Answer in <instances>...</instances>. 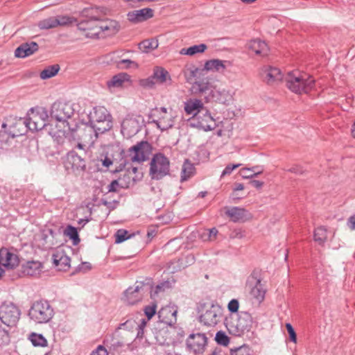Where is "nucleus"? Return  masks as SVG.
<instances>
[{"instance_id": "1", "label": "nucleus", "mask_w": 355, "mask_h": 355, "mask_svg": "<svg viewBox=\"0 0 355 355\" xmlns=\"http://www.w3.org/2000/svg\"><path fill=\"white\" fill-rule=\"evenodd\" d=\"M193 91L204 97L207 102L215 101L227 105L232 101V95L225 89L218 90L208 81H196L192 86Z\"/></svg>"}, {"instance_id": "2", "label": "nucleus", "mask_w": 355, "mask_h": 355, "mask_svg": "<svg viewBox=\"0 0 355 355\" xmlns=\"http://www.w3.org/2000/svg\"><path fill=\"white\" fill-rule=\"evenodd\" d=\"M285 80L287 87L296 94L308 93L315 86L312 76L298 71L288 72Z\"/></svg>"}, {"instance_id": "3", "label": "nucleus", "mask_w": 355, "mask_h": 355, "mask_svg": "<svg viewBox=\"0 0 355 355\" xmlns=\"http://www.w3.org/2000/svg\"><path fill=\"white\" fill-rule=\"evenodd\" d=\"M253 320L251 315L245 311H241L235 316H231L226 320V327L231 334L241 336L248 332L252 327Z\"/></svg>"}, {"instance_id": "4", "label": "nucleus", "mask_w": 355, "mask_h": 355, "mask_svg": "<svg viewBox=\"0 0 355 355\" xmlns=\"http://www.w3.org/2000/svg\"><path fill=\"white\" fill-rule=\"evenodd\" d=\"M28 315L34 322L43 324L50 321L54 315V311L47 300H40L32 304Z\"/></svg>"}, {"instance_id": "5", "label": "nucleus", "mask_w": 355, "mask_h": 355, "mask_svg": "<svg viewBox=\"0 0 355 355\" xmlns=\"http://www.w3.org/2000/svg\"><path fill=\"white\" fill-rule=\"evenodd\" d=\"M170 161L163 153H155L150 163L149 175L153 180H159L169 174Z\"/></svg>"}, {"instance_id": "6", "label": "nucleus", "mask_w": 355, "mask_h": 355, "mask_svg": "<svg viewBox=\"0 0 355 355\" xmlns=\"http://www.w3.org/2000/svg\"><path fill=\"white\" fill-rule=\"evenodd\" d=\"M96 12L97 9L94 8L83 11V15L87 17V19L82 20L77 24L78 29L83 31L87 37L95 38L99 37L98 24L99 17L94 14Z\"/></svg>"}, {"instance_id": "7", "label": "nucleus", "mask_w": 355, "mask_h": 355, "mask_svg": "<svg viewBox=\"0 0 355 355\" xmlns=\"http://www.w3.org/2000/svg\"><path fill=\"white\" fill-rule=\"evenodd\" d=\"M26 124L28 130L38 131L42 130L46 125L49 118L48 111L42 107H33L27 114Z\"/></svg>"}, {"instance_id": "8", "label": "nucleus", "mask_w": 355, "mask_h": 355, "mask_svg": "<svg viewBox=\"0 0 355 355\" xmlns=\"http://www.w3.org/2000/svg\"><path fill=\"white\" fill-rule=\"evenodd\" d=\"M203 313L200 315V322L206 326L214 327L220 322L223 309L217 302L202 306Z\"/></svg>"}, {"instance_id": "9", "label": "nucleus", "mask_w": 355, "mask_h": 355, "mask_svg": "<svg viewBox=\"0 0 355 355\" xmlns=\"http://www.w3.org/2000/svg\"><path fill=\"white\" fill-rule=\"evenodd\" d=\"M20 315L21 311L15 304L4 302L0 305V322L6 327H16Z\"/></svg>"}, {"instance_id": "10", "label": "nucleus", "mask_w": 355, "mask_h": 355, "mask_svg": "<svg viewBox=\"0 0 355 355\" xmlns=\"http://www.w3.org/2000/svg\"><path fill=\"white\" fill-rule=\"evenodd\" d=\"M73 112L74 110L71 104L56 101L51 106V116L57 121L62 123L64 128L67 126L69 130L67 120L71 117Z\"/></svg>"}, {"instance_id": "11", "label": "nucleus", "mask_w": 355, "mask_h": 355, "mask_svg": "<svg viewBox=\"0 0 355 355\" xmlns=\"http://www.w3.org/2000/svg\"><path fill=\"white\" fill-rule=\"evenodd\" d=\"M112 127V119H107L99 122H94L88 123L84 129V135L82 136L83 140L88 139V142H94L98 135L103 134L110 130Z\"/></svg>"}, {"instance_id": "12", "label": "nucleus", "mask_w": 355, "mask_h": 355, "mask_svg": "<svg viewBox=\"0 0 355 355\" xmlns=\"http://www.w3.org/2000/svg\"><path fill=\"white\" fill-rule=\"evenodd\" d=\"M190 124L191 126L204 131L214 130L216 126L215 120L207 108L202 109L193 116Z\"/></svg>"}, {"instance_id": "13", "label": "nucleus", "mask_w": 355, "mask_h": 355, "mask_svg": "<svg viewBox=\"0 0 355 355\" xmlns=\"http://www.w3.org/2000/svg\"><path fill=\"white\" fill-rule=\"evenodd\" d=\"M150 286L144 282H137L135 286L129 287L124 293L125 300L129 304H135L141 301L145 294L148 293Z\"/></svg>"}, {"instance_id": "14", "label": "nucleus", "mask_w": 355, "mask_h": 355, "mask_svg": "<svg viewBox=\"0 0 355 355\" xmlns=\"http://www.w3.org/2000/svg\"><path fill=\"white\" fill-rule=\"evenodd\" d=\"M187 347L195 354L202 353L207 344V338L205 334H191L187 339Z\"/></svg>"}, {"instance_id": "15", "label": "nucleus", "mask_w": 355, "mask_h": 355, "mask_svg": "<svg viewBox=\"0 0 355 355\" xmlns=\"http://www.w3.org/2000/svg\"><path fill=\"white\" fill-rule=\"evenodd\" d=\"M64 166L67 170L73 172L84 171L86 168V161L84 157L72 150L67 153Z\"/></svg>"}, {"instance_id": "16", "label": "nucleus", "mask_w": 355, "mask_h": 355, "mask_svg": "<svg viewBox=\"0 0 355 355\" xmlns=\"http://www.w3.org/2000/svg\"><path fill=\"white\" fill-rule=\"evenodd\" d=\"M149 148L147 141H140L130 147L128 151V157L132 162L141 163L146 159V153Z\"/></svg>"}, {"instance_id": "17", "label": "nucleus", "mask_w": 355, "mask_h": 355, "mask_svg": "<svg viewBox=\"0 0 355 355\" xmlns=\"http://www.w3.org/2000/svg\"><path fill=\"white\" fill-rule=\"evenodd\" d=\"M260 75L263 80L268 84H272L283 78L282 73L279 68L269 65L263 66L261 69Z\"/></svg>"}, {"instance_id": "18", "label": "nucleus", "mask_w": 355, "mask_h": 355, "mask_svg": "<svg viewBox=\"0 0 355 355\" xmlns=\"http://www.w3.org/2000/svg\"><path fill=\"white\" fill-rule=\"evenodd\" d=\"M178 309L173 306H166L158 311V318L162 323L170 327L173 326L177 322Z\"/></svg>"}, {"instance_id": "19", "label": "nucleus", "mask_w": 355, "mask_h": 355, "mask_svg": "<svg viewBox=\"0 0 355 355\" xmlns=\"http://www.w3.org/2000/svg\"><path fill=\"white\" fill-rule=\"evenodd\" d=\"M140 130L139 121L132 116H127L121 123V133L124 137L130 138Z\"/></svg>"}, {"instance_id": "20", "label": "nucleus", "mask_w": 355, "mask_h": 355, "mask_svg": "<svg viewBox=\"0 0 355 355\" xmlns=\"http://www.w3.org/2000/svg\"><path fill=\"white\" fill-rule=\"evenodd\" d=\"M18 256L6 248L0 249V266L13 269L19 265Z\"/></svg>"}, {"instance_id": "21", "label": "nucleus", "mask_w": 355, "mask_h": 355, "mask_svg": "<svg viewBox=\"0 0 355 355\" xmlns=\"http://www.w3.org/2000/svg\"><path fill=\"white\" fill-rule=\"evenodd\" d=\"M153 16V10L149 8H145L140 10H135L129 12L127 14L128 19L134 23L137 24L144 21Z\"/></svg>"}, {"instance_id": "22", "label": "nucleus", "mask_w": 355, "mask_h": 355, "mask_svg": "<svg viewBox=\"0 0 355 355\" xmlns=\"http://www.w3.org/2000/svg\"><path fill=\"white\" fill-rule=\"evenodd\" d=\"M39 45L35 42H24L20 44L15 51L17 58H24L37 52Z\"/></svg>"}, {"instance_id": "23", "label": "nucleus", "mask_w": 355, "mask_h": 355, "mask_svg": "<svg viewBox=\"0 0 355 355\" xmlns=\"http://www.w3.org/2000/svg\"><path fill=\"white\" fill-rule=\"evenodd\" d=\"M225 214L234 223L245 222L250 218V214L243 208L232 207L225 211Z\"/></svg>"}, {"instance_id": "24", "label": "nucleus", "mask_w": 355, "mask_h": 355, "mask_svg": "<svg viewBox=\"0 0 355 355\" xmlns=\"http://www.w3.org/2000/svg\"><path fill=\"white\" fill-rule=\"evenodd\" d=\"M26 119H19L15 120L10 124H8L9 134L12 135V137H16L24 135L28 130L26 124Z\"/></svg>"}, {"instance_id": "25", "label": "nucleus", "mask_w": 355, "mask_h": 355, "mask_svg": "<svg viewBox=\"0 0 355 355\" xmlns=\"http://www.w3.org/2000/svg\"><path fill=\"white\" fill-rule=\"evenodd\" d=\"M70 258L63 252H57L53 254V263L58 270L67 271L70 268Z\"/></svg>"}, {"instance_id": "26", "label": "nucleus", "mask_w": 355, "mask_h": 355, "mask_svg": "<svg viewBox=\"0 0 355 355\" xmlns=\"http://www.w3.org/2000/svg\"><path fill=\"white\" fill-rule=\"evenodd\" d=\"M99 35L101 33L107 32V35H112L116 33L119 30V24L117 21L111 19H102L99 17L98 19Z\"/></svg>"}, {"instance_id": "27", "label": "nucleus", "mask_w": 355, "mask_h": 355, "mask_svg": "<svg viewBox=\"0 0 355 355\" xmlns=\"http://www.w3.org/2000/svg\"><path fill=\"white\" fill-rule=\"evenodd\" d=\"M89 119L88 123H91L112 118L105 107L99 106L93 108V110L89 114Z\"/></svg>"}, {"instance_id": "28", "label": "nucleus", "mask_w": 355, "mask_h": 355, "mask_svg": "<svg viewBox=\"0 0 355 355\" xmlns=\"http://www.w3.org/2000/svg\"><path fill=\"white\" fill-rule=\"evenodd\" d=\"M42 263L38 261H28L21 266V273L24 275L35 276L42 271Z\"/></svg>"}, {"instance_id": "29", "label": "nucleus", "mask_w": 355, "mask_h": 355, "mask_svg": "<svg viewBox=\"0 0 355 355\" xmlns=\"http://www.w3.org/2000/svg\"><path fill=\"white\" fill-rule=\"evenodd\" d=\"M202 109H206L203 106L202 101L196 98H190L184 103V111L188 114H193L198 113Z\"/></svg>"}, {"instance_id": "30", "label": "nucleus", "mask_w": 355, "mask_h": 355, "mask_svg": "<svg viewBox=\"0 0 355 355\" xmlns=\"http://www.w3.org/2000/svg\"><path fill=\"white\" fill-rule=\"evenodd\" d=\"M248 48L257 55L263 56L266 55L269 50L267 44L259 39L251 40L248 44Z\"/></svg>"}, {"instance_id": "31", "label": "nucleus", "mask_w": 355, "mask_h": 355, "mask_svg": "<svg viewBox=\"0 0 355 355\" xmlns=\"http://www.w3.org/2000/svg\"><path fill=\"white\" fill-rule=\"evenodd\" d=\"M250 294L258 303L261 302L264 300L266 290L260 279H255V284L251 288Z\"/></svg>"}, {"instance_id": "32", "label": "nucleus", "mask_w": 355, "mask_h": 355, "mask_svg": "<svg viewBox=\"0 0 355 355\" xmlns=\"http://www.w3.org/2000/svg\"><path fill=\"white\" fill-rule=\"evenodd\" d=\"M153 78L156 80L157 83H167L168 85L171 84V79L168 72L162 67H156L153 71Z\"/></svg>"}, {"instance_id": "33", "label": "nucleus", "mask_w": 355, "mask_h": 355, "mask_svg": "<svg viewBox=\"0 0 355 355\" xmlns=\"http://www.w3.org/2000/svg\"><path fill=\"white\" fill-rule=\"evenodd\" d=\"M227 61H223L218 59L208 60L205 64V69L207 71H216L223 72L225 69V63Z\"/></svg>"}, {"instance_id": "34", "label": "nucleus", "mask_w": 355, "mask_h": 355, "mask_svg": "<svg viewBox=\"0 0 355 355\" xmlns=\"http://www.w3.org/2000/svg\"><path fill=\"white\" fill-rule=\"evenodd\" d=\"M129 78V75L125 73H121L114 76L110 80L107 81V85L109 88L120 87L124 82L128 81Z\"/></svg>"}, {"instance_id": "35", "label": "nucleus", "mask_w": 355, "mask_h": 355, "mask_svg": "<svg viewBox=\"0 0 355 355\" xmlns=\"http://www.w3.org/2000/svg\"><path fill=\"white\" fill-rule=\"evenodd\" d=\"M195 172V167L188 160H186L182 168L181 171V182L187 181L189 178L193 175Z\"/></svg>"}, {"instance_id": "36", "label": "nucleus", "mask_w": 355, "mask_h": 355, "mask_svg": "<svg viewBox=\"0 0 355 355\" xmlns=\"http://www.w3.org/2000/svg\"><path fill=\"white\" fill-rule=\"evenodd\" d=\"M158 41L155 39L145 40L139 44V49L143 53H149L158 47Z\"/></svg>"}, {"instance_id": "37", "label": "nucleus", "mask_w": 355, "mask_h": 355, "mask_svg": "<svg viewBox=\"0 0 355 355\" xmlns=\"http://www.w3.org/2000/svg\"><path fill=\"white\" fill-rule=\"evenodd\" d=\"M207 46L205 44H200L198 45H193L187 49H182L180 50V54L182 55H193L198 53H203Z\"/></svg>"}, {"instance_id": "38", "label": "nucleus", "mask_w": 355, "mask_h": 355, "mask_svg": "<svg viewBox=\"0 0 355 355\" xmlns=\"http://www.w3.org/2000/svg\"><path fill=\"white\" fill-rule=\"evenodd\" d=\"M64 234L72 240L74 245H78L80 242L77 228L70 225H67L64 229Z\"/></svg>"}, {"instance_id": "39", "label": "nucleus", "mask_w": 355, "mask_h": 355, "mask_svg": "<svg viewBox=\"0 0 355 355\" xmlns=\"http://www.w3.org/2000/svg\"><path fill=\"white\" fill-rule=\"evenodd\" d=\"M150 282V279H148V282L146 284H148V285L150 286L148 293H150V297L153 299H155V297L158 295V293L164 292L166 288H168L170 287L169 282H164L159 284H157L155 286V288L153 290Z\"/></svg>"}, {"instance_id": "40", "label": "nucleus", "mask_w": 355, "mask_h": 355, "mask_svg": "<svg viewBox=\"0 0 355 355\" xmlns=\"http://www.w3.org/2000/svg\"><path fill=\"white\" fill-rule=\"evenodd\" d=\"M60 67L58 64H53L47 67L40 72V78L42 80L48 79L55 76L59 71Z\"/></svg>"}, {"instance_id": "41", "label": "nucleus", "mask_w": 355, "mask_h": 355, "mask_svg": "<svg viewBox=\"0 0 355 355\" xmlns=\"http://www.w3.org/2000/svg\"><path fill=\"white\" fill-rule=\"evenodd\" d=\"M28 340L35 347H46L47 345L46 339L40 334L31 333L28 336Z\"/></svg>"}, {"instance_id": "42", "label": "nucleus", "mask_w": 355, "mask_h": 355, "mask_svg": "<svg viewBox=\"0 0 355 355\" xmlns=\"http://www.w3.org/2000/svg\"><path fill=\"white\" fill-rule=\"evenodd\" d=\"M327 239V230L324 227H319L315 230L314 240L319 244H323Z\"/></svg>"}, {"instance_id": "43", "label": "nucleus", "mask_w": 355, "mask_h": 355, "mask_svg": "<svg viewBox=\"0 0 355 355\" xmlns=\"http://www.w3.org/2000/svg\"><path fill=\"white\" fill-rule=\"evenodd\" d=\"M37 26L42 30H47L57 27L55 17H50L40 21Z\"/></svg>"}, {"instance_id": "44", "label": "nucleus", "mask_w": 355, "mask_h": 355, "mask_svg": "<svg viewBox=\"0 0 355 355\" xmlns=\"http://www.w3.org/2000/svg\"><path fill=\"white\" fill-rule=\"evenodd\" d=\"M118 188H128V182H123V180H114L107 186V192H117Z\"/></svg>"}, {"instance_id": "45", "label": "nucleus", "mask_w": 355, "mask_h": 355, "mask_svg": "<svg viewBox=\"0 0 355 355\" xmlns=\"http://www.w3.org/2000/svg\"><path fill=\"white\" fill-rule=\"evenodd\" d=\"M12 137V135L9 134V130L8 129V123H3L1 125V129L0 130V142L3 144H8L9 139Z\"/></svg>"}, {"instance_id": "46", "label": "nucleus", "mask_w": 355, "mask_h": 355, "mask_svg": "<svg viewBox=\"0 0 355 355\" xmlns=\"http://www.w3.org/2000/svg\"><path fill=\"white\" fill-rule=\"evenodd\" d=\"M259 168L258 166H253L252 168H245L241 170V175L243 178L249 179L258 176L262 173V171H255L254 169Z\"/></svg>"}, {"instance_id": "47", "label": "nucleus", "mask_w": 355, "mask_h": 355, "mask_svg": "<svg viewBox=\"0 0 355 355\" xmlns=\"http://www.w3.org/2000/svg\"><path fill=\"white\" fill-rule=\"evenodd\" d=\"M153 123L162 131L166 130L173 127V121L169 119L167 121L163 118L159 120H153Z\"/></svg>"}, {"instance_id": "48", "label": "nucleus", "mask_w": 355, "mask_h": 355, "mask_svg": "<svg viewBox=\"0 0 355 355\" xmlns=\"http://www.w3.org/2000/svg\"><path fill=\"white\" fill-rule=\"evenodd\" d=\"M230 355H252L251 349L243 345L235 349H232Z\"/></svg>"}, {"instance_id": "49", "label": "nucleus", "mask_w": 355, "mask_h": 355, "mask_svg": "<svg viewBox=\"0 0 355 355\" xmlns=\"http://www.w3.org/2000/svg\"><path fill=\"white\" fill-rule=\"evenodd\" d=\"M130 237L127 230L123 229L119 230L115 234V243H121Z\"/></svg>"}, {"instance_id": "50", "label": "nucleus", "mask_w": 355, "mask_h": 355, "mask_svg": "<svg viewBox=\"0 0 355 355\" xmlns=\"http://www.w3.org/2000/svg\"><path fill=\"white\" fill-rule=\"evenodd\" d=\"M56 26H63L71 24L73 19L66 15H58L55 17Z\"/></svg>"}, {"instance_id": "51", "label": "nucleus", "mask_w": 355, "mask_h": 355, "mask_svg": "<svg viewBox=\"0 0 355 355\" xmlns=\"http://www.w3.org/2000/svg\"><path fill=\"white\" fill-rule=\"evenodd\" d=\"M138 178L139 177L137 175L135 176H132L130 169L127 168L126 173L123 175V177L119 178V180H123V182L125 183L128 182V187H130L137 181Z\"/></svg>"}, {"instance_id": "52", "label": "nucleus", "mask_w": 355, "mask_h": 355, "mask_svg": "<svg viewBox=\"0 0 355 355\" xmlns=\"http://www.w3.org/2000/svg\"><path fill=\"white\" fill-rule=\"evenodd\" d=\"M215 340L218 344L223 346H227L230 342L229 337L223 331H218L216 333Z\"/></svg>"}, {"instance_id": "53", "label": "nucleus", "mask_w": 355, "mask_h": 355, "mask_svg": "<svg viewBox=\"0 0 355 355\" xmlns=\"http://www.w3.org/2000/svg\"><path fill=\"white\" fill-rule=\"evenodd\" d=\"M10 342V336L8 331L0 328V346L8 344Z\"/></svg>"}, {"instance_id": "54", "label": "nucleus", "mask_w": 355, "mask_h": 355, "mask_svg": "<svg viewBox=\"0 0 355 355\" xmlns=\"http://www.w3.org/2000/svg\"><path fill=\"white\" fill-rule=\"evenodd\" d=\"M199 71H200V70L198 68H195V67L187 69V71L184 72L187 80L188 82L191 81V80L193 78L197 77Z\"/></svg>"}, {"instance_id": "55", "label": "nucleus", "mask_w": 355, "mask_h": 355, "mask_svg": "<svg viewBox=\"0 0 355 355\" xmlns=\"http://www.w3.org/2000/svg\"><path fill=\"white\" fill-rule=\"evenodd\" d=\"M146 323H147V321L144 318H142L140 320V322L138 324V327L135 328V329L137 331V338H143L144 334V329L146 325Z\"/></svg>"}, {"instance_id": "56", "label": "nucleus", "mask_w": 355, "mask_h": 355, "mask_svg": "<svg viewBox=\"0 0 355 355\" xmlns=\"http://www.w3.org/2000/svg\"><path fill=\"white\" fill-rule=\"evenodd\" d=\"M138 324L135 320H128L125 322L121 324V328L127 330H133L138 327Z\"/></svg>"}, {"instance_id": "57", "label": "nucleus", "mask_w": 355, "mask_h": 355, "mask_svg": "<svg viewBox=\"0 0 355 355\" xmlns=\"http://www.w3.org/2000/svg\"><path fill=\"white\" fill-rule=\"evenodd\" d=\"M241 164H228L226 166L225 169L223 171L220 178H223L224 176L227 175H230L232 172L239 168Z\"/></svg>"}, {"instance_id": "58", "label": "nucleus", "mask_w": 355, "mask_h": 355, "mask_svg": "<svg viewBox=\"0 0 355 355\" xmlns=\"http://www.w3.org/2000/svg\"><path fill=\"white\" fill-rule=\"evenodd\" d=\"M132 64H136L135 62L129 59H123L117 62V67L119 69H128L131 67Z\"/></svg>"}, {"instance_id": "59", "label": "nucleus", "mask_w": 355, "mask_h": 355, "mask_svg": "<svg viewBox=\"0 0 355 355\" xmlns=\"http://www.w3.org/2000/svg\"><path fill=\"white\" fill-rule=\"evenodd\" d=\"M144 313L149 320L156 313V305L147 306L144 309Z\"/></svg>"}, {"instance_id": "60", "label": "nucleus", "mask_w": 355, "mask_h": 355, "mask_svg": "<svg viewBox=\"0 0 355 355\" xmlns=\"http://www.w3.org/2000/svg\"><path fill=\"white\" fill-rule=\"evenodd\" d=\"M239 301L236 299L232 300L227 305L228 310L231 313H237L238 310H239Z\"/></svg>"}, {"instance_id": "61", "label": "nucleus", "mask_w": 355, "mask_h": 355, "mask_svg": "<svg viewBox=\"0 0 355 355\" xmlns=\"http://www.w3.org/2000/svg\"><path fill=\"white\" fill-rule=\"evenodd\" d=\"M286 328L287 329V331L289 334V337L291 341L293 343H296L297 341V335L293 327V326L290 323L286 324Z\"/></svg>"}, {"instance_id": "62", "label": "nucleus", "mask_w": 355, "mask_h": 355, "mask_svg": "<svg viewBox=\"0 0 355 355\" xmlns=\"http://www.w3.org/2000/svg\"><path fill=\"white\" fill-rule=\"evenodd\" d=\"M155 83H157V82L153 78V75L146 79L141 80V85L148 87H152Z\"/></svg>"}, {"instance_id": "63", "label": "nucleus", "mask_w": 355, "mask_h": 355, "mask_svg": "<svg viewBox=\"0 0 355 355\" xmlns=\"http://www.w3.org/2000/svg\"><path fill=\"white\" fill-rule=\"evenodd\" d=\"M287 171L295 173V174H302L304 173V169L299 165H294L291 168L286 169Z\"/></svg>"}, {"instance_id": "64", "label": "nucleus", "mask_w": 355, "mask_h": 355, "mask_svg": "<svg viewBox=\"0 0 355 355\" xmlns=\"http://www.w3.org/2000/svg\"><path fill=\"white\" fill-rule=\"evenodd\" d=\"M92 354L93 355H108L106 349L102 345H99Z\"/></svg>"}]
</instances>
